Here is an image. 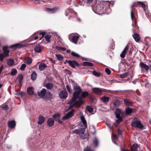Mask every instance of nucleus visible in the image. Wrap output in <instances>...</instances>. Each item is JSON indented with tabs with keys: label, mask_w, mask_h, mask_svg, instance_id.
<instances>
[{
	"label": "nucleus",
	"mask_w": 151,
	"mask_h": 151,
	"mask_svg": "<svg viewBox=\"0 0 151 151\" xmlns=\"http://www.w3.org/2000/svg\"><path fill=\"white\" fill-rule=\"evenodd\" d=\"M73 89L75 91L73 93V96L68 102L69 104H70L69 107L70 108L74 106L79 107L84 103V101L82 100L76 101V99L79 97L81 92L82 89L81 87L79 86H75L74 87Z\"/></svg>",
	"instance_id": "1"
},
{
	"label": "nucleus",
	"mask_w": 151,
	"mask_h": 151,
	"mask_svg": "<svg viewBox=\"0 0 151 151\" xmlns=\"http://www.w3.org/2000/svg\"><path fill=\"white\" fill-rule=\"evenodd\" d=\"M111 5V3L109 1H106L101 3L100 4H97L95 5L92 9L93 11L96 10V12H98L101 10L103 12H108L110 11V6Z\"/></svg>",
	"instance_id": "2"
},
{
	"label": "nucleus",
	"mask_w": 151,
	"mask_h": 151,
	"mask_svg": "<svg viewBox=\"0 0 151 151\" xmlns=\"http://www.w3.org/2000/svg\"><path fill=\"white\" fill-rule=\"evenodd\" d=\"M132 127L139 128L140 129H143V125L141 123L139 119L137 118L133 119L131 123Z\"/></svg>",
	"instance_id": "3"
},
{
	"label": "nucleus",
	"mask_w": 151,
	"mask_h": 151,
	"mask_svg": "<svg viewBox=\"0 0 151 151\" xmlns=\"http://www.w3.org/2000/svg\"><path fill=\"white\" fill-rule=\"evenodd\" d=\"M50 93L49 91H47V90L43 88L40 92H38L37 94L38 96L41 98H44L45 96L50 95Z\"/></svg>",
	"instance_id": "4"
},
{
	"label": "nucleus",
	"mask_w": 151,
	"mask_h": 151,
	"mask_svg": "<svg viewBox=\"0 0 151 151\" xmlns=\"http://www.w3.org/2000/svg\"><path fill=\"white\" fill-rule=\"evenodd\" d=\"M74 111L75 110L74 109L71 110L64 116L62 119L63 120H65L71 118L73 116Z\"/></svg>",
	"instance_id": "5"
},
{
	"label": "nucleus",
	"mask_w": 151,
	"mask_h": 151,
	"mask_svg": "<svg viewBox=\"0 0 151 151\" xmlns=\"http://www.w3.org/2000/svg\"><path fill=\"white\" fill-rule=\"evenodd\" d=\"M65 15L67 16L68 15L71 16L76 17L77 16L76 13L73 10L71 9H67L66 10Z\"/></svg>",
	"instance_id": "6"
},
{
	"label": "nucleus",
	"mask_w": 151,
	"mask_h": 151,
	"mask_svg": "<svg viewBox=\"0 0 151 151\" xmlns=\"http://www.w3.org/2000/svg\"><path fill=\"white\" fill-rule=\"evenodd\" d=\"M69 39L71 42L75 44H77L79 39L78 36L75 35L73 34H71L69 35Z\"/></svg>",
	"instance_id": "7"
},
{
	"label": "nucleus",
	"mask_w": 151,
	"mask_h": 151,
	"mask_svg": "<svg viewBox=\"0 0 151 151\" xmlns=\"http://www.w3.org/2000/svg\"><path fill=\"white\" fill-rule=\"evenodd\" d=\"M92 91L97 94L101 95L102 92L104 91V89L99 88H92Z\"/></svg>",
	"instance_id": "8"
},
{
	"label": "nucleus",
	"mask_w": 151,
	"mask_h": 151,
	"mask_svg": "<svg viewBox=\"0 0 151 151\" xmlns=\"http://www.w3.org/2000/svg\"><path fill=\"white\" fill-rule=\"evenodd\" d=\"M85 129L84 128L76 129L72 131V133L77 134H84Z\"/></svg>",
	"instance_id": "9"
},
{
	"label": "nucleus",
	"mask_w": 151,
	"mask_h": 151,
	"mask_svg": "<svg viewBox=\"0 0 151 151\" xmlns=\"http://www.w3.org/2000/svg\"><path fill=\"white\" fill-rule=\"evenodd\" d=\"M59 96L61 99H65L68 96L67 92L65 90L61 91L59 93Z\"/></svg>",
	"instance_id": "10"
},
{
	"label": "nucleus",
	"mask_w": 151,
	"mask_h": 151,
	"mask_svg": "<svg viewBox=\"0 0 151 151\" xmlns=\"http://www.w3.org/2000/svg\"><path fill=\"white\" fill-rule=\"evenodd\" d=\"M66 63H68L71 67L73 68H74L75 67V65H76L78 66L79 64L76 61H71V60H66L65 61Z\"/></svg>",
	"instance_id": "11"
},
{
	"label": "nucleus",
	"mask_w": 151,
	"mask_h": 151,
	"mask_svg": "<svg viewBox=\"0 0 151 151\" xmlns=\"http://www.w3.org/2000/svg\"><path fill=\"white\" fill-rule=\"evenodd\" d=\"M8 125L10 128L14 129L16 126L15 122L14 120L9 121L8 122Z\"/></svg>",
	"instance_id": "12"
},
{
	"label": "nucleus",
	"mask_w": 151,
	"mask_h": 151,
	"mask_svg": "<svg viewBox=\"0 0 151 151\" xmlns=\"http://www.w3.org/2000/svg\"><path fill=\"white\" fill-rule=\"evenodd\" d=\"M129 46L127 45L124 48L122 53L121 54L120 56L121 58H124L125 57V55L127 52L129 50Z\"/></svg>",
	"instance_id": "13"
},
{
	"label": "nucleus",
	"mask_w": 151,
	"mask_h": 151,
	"mask_svg": "<svg viewBox=\"0 0 151 151\" xmlns=\"http://www.w3.org/2000/svg\"><path fill=\"white\" fill-rule=\"evenodd\" d=\"M89 93H88L86 91H84L82 93L81 95H80L78 98H77V99H78L79 100L80 99V101L81 100H82L81 99L83 98H85L87 96Z\"/></svg>",
	"instance_id": "14"
},
{
	"label": "nucleus",
	"mask_w": 151,
	"mask_h": 151,
	"mask_svg": "<svg viewBox=\"0 0 151 151\" xmlns=\"http://www.w3.org/2000/svg\"><path fill=\"white\" fill-rule=\"evenodd\" d=\"M39 121L37 122V124H41L44 123L45 119V117L42 115H40L38 117Z\"/></svg>",
	"instance_id": "15"
},
{
	"label": "nucleus",
	"mask_w": 151,
	"mask_h": 151,
	"mask_svg": "<svg viewBox=\"0 0 151 151\" xmlns=\"http://www.w3.org/2000/svg\"><path fill=\"white\" fill-rule=\"evenodd\" d=\"M58 9V7H55L53 9L46 8V11L49 13H55L56 10Z\"/></svg>",
	"instance_id": "16"
},
{
	"label": "nucleus",
	"mask_w": 151,
	"mask_h": 151,
	"mask_svg": "<svg viewBox=\"0 0 151 151\" xmlns=\"http://www.w3.org/2000/svg\"><path fill=\"white\" fill-rule=\"evenodd\" d=\"M42 48L39 44L36 45L35 47V50L37 52H40L42 50Z\"/></svg>",
	"instance_id": "17"
},
{
	"label": "nucleus",
	"mask_w": 151,
	"mask_h": 151,
	"mask_svg": "<svg viewBox=\"0 0 151 151\" xmlns=\"http://www.w3.org/2000/svg\"><path fill=\"white\" fill-rule=\"evenodd\" d=\"M32 59L31 58L27 57L24 59V63L30 65L32 62Z\"/></svg>",
	"instance_id": "18"
},
{
	"label": "nucleus",
	"mask_w": 151,
	"mask_h": 151,
	"mask_svg": "<svg viewBox=\"0 0 151 151\" xmlns=\"http://www.w3.org/2000/svg\"><path fill=\"white\" fill-rule=\"evenodd\" d=\"M27 92L29 95H32L34 93V88L32 87H29L27 88Z\"/></svg>",
	"instance_id": "19"
},
{
	"label": "nucleus",
	"mask_w": 151,
	"mask_h": 151,
	"mask_svg": "<svg viewBox=\"0 0 151 151\" xmlns=\"http://www.w3.org/2000/svg\"><path fill=\"white\" fill-rule=\"evenodd\" d=\"M133 36L136 42H138L140 40L141 37L139 34L137 33H134Z\"/></svg>",
	"instance_id": "20"
},
{
	"label": "nucleus",
	"mask_w": 151,
	"mask_h": 151,
	"mask_svg": "<svg viewBox=\"0 0 151 151\" xmlns=\"http://www.w3.org/2000/svg\"><path fill=\"white\" fill-rule=\"evenodd\" d=\"M47 122L49 126H52L54 124V120L52 118H50L48 119Z\"/></svg>",
	"instance_id": "21"
},
{
	"label": "nucleus",
	"mask_w": 151,
	"mask_h": 151,
	"mask_svg": "<svg viewBox=\"0 0 151 151\" xmlns=\"http://www.w3.org/2000/svg\"><path fill=\"white\" fill-rule=\"evenodd\" d=\"M121 114V110L119 109H116V111L115 112V114L116 116V118H120V114Z\"/></svg>",
	"instance_id": "22"
},
{
	"label": "nucleus",
	"mask_w": 151,
	"mask_h": 151,
	"mask_svg": "<svg viewBox=\"0 0 151 151\" xmlns=\"http://www.w3.org/2000/svg\"><path fill=\"white\" fill-rule=\"evenodd\" d=\"M124 101L125 105L127 106H130L132 104V102L128 99H124Z\"/></svg>",
	"instance_id": "23"
},
{
	"label": "nucleus",
	"mask_w": 151,
	"mask_h": 151,
	"mask_svg": "<svg viewBox=\"0 0 151 151\" xmlns=\"http://www.w3.org/2000/svg\"><path fill=\"white\" fill-rule=\"evenodd\" d=\"M140 65L142 68H144L147 71L149 69V66L144 63H141Z\"/></svg>",
	"instance_id": "24"
},
{
	"label": "nucleus",
	"mask_w": 151,
	"mask_h": 151,
	"mask_svg": "<svg viewBox=\"0 0 151 151\" xmlns=\"http://www.w3.org/2000/svg\"><path fill=\"white\" fill-rule=\"evenodd\" d=\"M14 63V60L13 59H10L7 61V64L9 66H12Z\"/></svg>",
	"instance_id": "25"
},
{
	"label": "nucleus",
	"mask_w": 151,
	"mask_h": 151,
	"mask_svg": "<svg viewBox=\"0 0 151 151\" xmlns=\"http://www.w3.org/2000/svg\"><path fill=\"white\" fill-rule=\"evenodd\" d=\"M138 148V146L137 144H135L132 146L131 148L132 151H137Z\"/></svg>",
	"instance_id": "26"
},
{
	"label": "nucleus",
	"mask_w": 151,
	"mask_h": 151,
	"mask_svg": "<svg viewBox=\"0 0 151 151\" xmlns=\"http://www.w3.org/2000/svg\"><path fill=\"white\" fill-rule=\"evenodd\" d=\"M47 67L45 63L40 64L39 66V69L41 70H43Z\"/></svg>",
	"instance_id": "27"
},
{
	"label": "nucleus",
	"mask_w": 151,
	"mask_h": 151,
	"mask_svg": "<svg viewBox=\"0 0 151 151\" xmlns=\"http://www.w3.org/2000/svg\"><path fill=\"white\" fill-rule=\"evenodd\" d=\"M22 47V45L19 44H17L13 45L11 46L10 47L11 48H20Z\"/></svg>",
	"instance_id": "28"
},
{
	"label": "nucleus",
	"mask_w": 151,
	"mask_h": 151,
	"mask_svg": "<svg viewBox=\"0 0 151 151\" xmlns=\"http://www.w3.org/2000/svg\"><path fill=\"white\" fill-rule=\"evenodd\" d=\"M51 37V35L50 34H47L45 36L44 38L47 42H49L50 41V39Z\"/></svg>",
	"instance_id": "29"
},
{
	"label": "nucleus",
	"mask_w": 151,
	"mask_h": 151,
	"mask_svg": "<svg viewBox=\"0 0 151 151\" xmlns=\"http://www.w3.org/2000/svg\"><path fill=\"white\" fill-rule=\"evenodd\" d=\"M45 87L48 89H50L53 87V85L51 83H48L46 84Z\"/></svg>",
	"instance_id": "30"
},
{
	"label": "nucleus",
	"mask_w": 151,
	"mask_h": 151,
	"mask_svg": "<svg viewBox=\"0 0 151 151\" xmlns=\"http://www.w3.org/2000/svg\"><path fill=\"white\" fill-rule=\"evenodd\" d=\"M23 78V76L21 74H19L18 75L17 79L19 80V83L21 84L22 83V80Z\"/></svg>",
	"instance_id": "31"
},
{
	"label": "nucleus",
	"mask_w": 151,
	"mask_h": 151,
	"mask_svg": "<svg viewBox=\"0 0 151 151\" xmlns=\"http://www.w3.org/2000/svg\"><path fill=\"white\" fill-rule=\"evenodd\" d=\"M83 66H93V64L92 63L88 62H84L83 63Z\"/></svg>",
	"instance_id": "32"
},
{
	"label": "nucleus",
	"mask_w": 151,
	"mask_h": 151,
	"mask_svg": "<svg viewBox=\"0 0 151 151\" xmlns=\"http://www.w3.org/2000/svg\"><path fill=\"white\" fill-rule=\"evenodd\" d=\"M132 112V109L129 108H127L126 110L125 113L127 115H129Z\"/></svg>",
	"instance_id": "33"
},
{
	"label": "nucleus",
	"mask_w": 151,
	"mask_h": 151,
	"mask_svg": "<svg viewBox=\"0 0 151 151\" xmlns=\"http://www.w3.org/2000/svg\"><path fill=\"white\" fill-rule=\"evenodd\" d=\"M109 99L108 97L104 96L101 98V100L104 102H106L108 101Z\"/></svg>",
	"instance_id": "34"
},
{
	"label": "nucleus",
	"mask_w": 151,
	"mask_h": 151,
	"mask_svg": "<svg viewBox=\"0 0 151 151\" xmlns=\"http://www.w3.org/2000/svg\"><path fill=\"white\" fill-rule=\"evenodd\" d=\"M37 77V74L36 72H33L31 76V78L33 80H35Z\"/></svg>",
	"instance_id": "35"
},
{
	"label": "nucleus",
	"mask_w": 151,
	"mask_h": 151,
	"mask_svg": "<svg viewBox=\"0 0 151 151\" xmlns=\"http://www.w3.org/2000/svg\"><path fill=\"white\" fill-rule=\"evenodd\" d=\"M134 6V4H132L131 6V8L132 9L131 11V19H132V20H133V18H134V14L133 13V10H132L133 7Z\"/></svg>",
	"instance_id": "36"
},
{
	"label": "nucleus",
	"mask_w": 151,
	"mask_h": 151,
	"mask_svg": "<svg viewBox=\"0 0 151 151\" xmlns=\"http://www.w3.org/2000/svg\"><path fill=\"white\" fill-rule=\"evenodd\" d=\"M55 56L57 59L59 60H63V56L61 55L56 54L55 55Z\"/></svg>",
	"instance_id": "37"
},
{
	"label": "nucleus",
	"mask_w": 151,
	"mask_h": 151,
	"mask_svg": "<svg viewBox=\"0 0 151 151\" xmlns=\"http://www.w3.org/2000/svg\"><path fill=\"white\" fill-rule=\"evenodd\" d=\"M86 109L89 113H92L93 111V109L91 106H87L86 107Z\"/></svg>",
	"instance_id": "38"
},
{
	"label": "nucleus",
	"mask_w": 151,
	"mask_h": 151,
	"mask_svg": "<svg viewBox=\"0 0 151 151\" xmlns=\"http://www.w3.org/2000/svg\"><path fill=\"white\" fill-rule=\"evenodd\" d=\"M81 119L82 121V123L84 125H86L87 123L85 119V117L83 115L81 116Z\"/></svg>",
	"instance_id": "39"
},
{
	"label": "nucleus",
	"mask_w": 151,
	"mask_h": 151,
	"mask_svg": "<svg viewBox=\"0 0 151 151\" xmlns=\"http://www.w3.org/2000/svg\"><path fill=\"white\" fill-rule=\"evenodd\" d=\"M17 73V70L15 68H12V69L11 75L12 76L15 75Z\"/></svg>",
	"instance_id": "40"
},
{
	"label": "nucleus",
	"mask_w": 151,
	"mask_h": 151,
	"mask_svg": "<svg viewBox=\"0 0 151 151\" xmlns=\"http://www.w3.org/2000/svg\"><path fill=\"white\" fill-rule=\"evenodd\" d=\"M93 143L94 145L97 147L98 146L99 143V141L97 138H95L93 141Z\"/></svg>",
	"instance_id": "41"
},
{
	"label": "nucleus",
	"mask_w": 151,
	"mask_h": 151,
	"mask_svg": "<svg viewBox=\"0 0 151 151\" xmlns=\"http://www.w3.org/2000/svg\"><path fill=\"white\" fill-rule=\"evenodd\" d=\"M92 74L96 76V77H99L100 76L101 73L99 72H97L96 71H94L92 72Z\"/></svg>",
	"instance_id": "42"
},
{
	"label": "nucleus",
	"mask_w": 151,
	"mask_h": 151,
	"mask_svg": "<svg viewBox=\"0 0 151 151\" xmlns=\"http://www.w3.org/2000/svg\"><path fill=\"white\" fill-rule=\"evenodd\" d=\"M60 116V114H56L53 115V117L57 120L58 119Z\"/></svg>",
	"instance_id": "43"
},
{
	"label": "nucleus",
	"mask_w": 151,
	"mask_h": 151,
	"mask_svg": "<svg viewBox=\"0 0 151 151\" xmlns=\"http://www.w3.org/2000/svg\"><path fill=\"white\" fill-rule=\"evenodd\" d=\"M93 0H85V3L88 5H91L92 3Z\"/></svg>",
	"instance_id": "44"
},
{
	"label": "nucleus",
	"mask_w": 151,
	"mask_h": 151,
	"mask_svg": "<svg viewBox=\"0 0 151 151\" xmlns=\"http://www.w3.org/2000/svg\"><path fill=\"white\" fill-rule=\"evenodd\" d=\"M137 3L141 5L142 7L144 8V9L145 10L146 6L144 3L142 2H138Z\"/></svg>",
	"instance_id": "45"
},
{
	"label": "nucleus",
	"mask_w": 151,
	"mask_h": 151,
	"mask_svg": "<svg viewBox=\"0 0 151 151\" xmlns=\"http://www.w3.org/2000/svg\"><path fill=\"white\" fill-rule=\"evenodd\" d=\"M4 54H3L4 56V57H7L9 55V52L8 50L4 51Z\"/></svg>",
	"instance_id": "46"
},
{
	"label": "nucleus",
	"mask_w": 151,
	"mask_h": 151,
	"mask_svg": "<svg viewBox=\"0 0 151 151\" xmlns=\"http://www.w3.org/2000/svg\"><path fill=\"white\" fill-rule=\"evenodd\" d=\"M71 55L73 56L76 57H80V56L79 54L73 51L71 52Z\"/></svg>",
	"instance_id": "47"
},
{
	"label": "nucleus",
	"mask_w": 151,
	"mask_h": 151,
	"mask_svg": "<svg viewBox=\"0 0 151 151\" xmlns=\"http://www.w3.org/2000/svg\"><path fill=\"white\" fill-rule=\"evenodd\" d=\"M66 88L68 92L70 93H72V90L69 86L68 85H66Z\"/></svg>",
	"instance_id": "48"
},
{
	"label": "nucleus",
	"mask_w": 151,
	"mask_h": 151,
	"mask_svg": "<svg viewBox=\"0 0 151 151\" xmlns=\"http://www.w3.org/2000/svg\"><path fill=\"white\" fill-rule=\"evenodd\" d=\"M84 151H94L91 149L90 147L88 146H87L86 147H85L84 149Z\"/></svg>",
	"instance_id": "49"
},
{
	"label": "nucleus",
	"mask_w": 151,
	"mask_h": 151,
	"mask_svg": "<svg viewBox=\"0 0 151 151\" xmlns=\"http://www.w3.org/2000/svg\"><path fill=\"white\" fill-rule=\"evenodd\" d=\"M36 35V33H35L32 35L31 37H33V38H34V39H32V40H36L38 38V37L37 36H35Z\"/></svg>",
	"instance_id": "50"
},
{
	"label": "nucleus",
	"mask_w": 151,
	"mask_h": 151,
	"mask_svg": "<svg viewBox=\"0 0 151 151\" xmlns=\"http://www.w3.org/2000/svg\"><path fill=\"white\" fill-rule=\"evenodd\" d=\"M23 92H17L16 93V95L17 96L22 97L23 96Z\"/></svg>",
	"instance_id": "51"
},
{
	"label": "nucleus",
	"mask_w": 151,
	"mask_h": 151,
	"mask_svg": "<svg viewBox=\"0 0 151 151\" xmlns=\"http://www.w3.org/2000/svg\"><path fill=\"white\" fill-rule=\"evenodd\" d=\"M26 67V65L25 64H23L21 66L20 69L21 70H24Z\"/></svg>",
	"instance_id": "52"
},
{
	"label": "nucleus",
	"mask_w": 151,
	"mask_h": 151,
	"mask_svg": "<svg viewBox=\"0 0 151 151\" xmlns=\"http://www.w3.org/2000/svg\"><path fill=\"white\" fill-rule=\"evenodd\" d=\"M127 75V73H125L123 74L120 75V77L121 78H124L126 77Z\"/></svg>",
	"instance_id": "53"
},
{
	"label": "nucleus",
	"mask_w": 151,
	"mask_h": 151,
	"mask_svg": "<svg viewBox=\"0 0 151 151\" xmlns=\"http://www.w3.org/2000/svg\"><path fill=\"white\" fill-rule=\"evenodd\" d=\"M4 58V55L0 53V60L1 61V62L3 60Z\"/></svg>",
	"instance_id": "54"
},
{
	"label": "nucleus",
	"mask_w": 151,
	"mask_h": 151,
	"mask_svg": "<svg viewBox=\"0 0 151 151\" xmlns=\"http://www.w3.org/2000/svg\"><path fill=\"white\" fill-rule=\"evenodd\" d=\"M88 137V135L86 134H85L83 136H81V138L83 139H86Z\"/></svg>",
	"instance_id": "55"
},
{
	"label": "nucleus",
	"mask_w": 151,
	"mask_h": 151,
	"mask_svg": "<svg viewBox=\"0 0 151 151\" xmlns=\"http://www.w3.org/2000/svg\"><path fill=\"white\" fill-rule=\"evenodd\" d=\"M105 70L108 75H109L111 73V70L108 68H106Z\"/></svg>",
	"instance_id": "56"
},
{
	"label": "nucleus",
	"mask_w": 151,
	"mask_h": 151,
	"mask_svg": "<svg viewBox=\"0 0 151 151\" xmlns=\"http://www.w3.org/2000/svg\"><path fill=\"white\" fill-rule=\"evenodd\" d=\"M118 119L116 120V123L118 124H119L121 121H122V120L121 117L120 118H118Z\"/></svg>",
	"instance_id": "57"
},
{
	"label": "nucleus",
	"mask_w": 151,
	"mask_h": 151,
	"mask_svg": "<svg viewBox=\"0 0 151 151\" xmlns=\"http://www.w3.org/2000/svg\"><path fill=\"white\" fill-rule=\"evenodd\" d=\"M3 108L5 110H7L8 109V107L7 105H6L4 106Z\"/></svg>",
	"instance_id": "58"
},
{
	"label": "nucleus",
	"mask_w": 151,
	"mask_h": 151,
	"mask_svg": "<svg viewBox=\"0 0 151 151\" xmlns=\"http://www.w3.org/2000/svg\"><path fill=\"white\" fill-rule=\"evenodd\" d=\"M106 124L109 128L110 129H112V127L110 124L107 123H106Z\"/></svg>",
	"instance_id": "59"
},
{
	"label": "nucleus",
	"mask_w": 151,
	"mask_h": 151,
	"mask_svg": "<svg viewBox=\"0 0 151 151\" xmlns=\"http://www.w3.org/2000/svg\"><path fill=\"white\" fill-rule=\"evenodd\" d=\"M8 48L7 46H5L3 48V51L7 50H8L7 49Z\"/></svg>",
	"instance_id": "60"
},
{
	"label": "nucleus",
	"mask_w": 151,
	"mask_h": 151,
	"mask_svg": "<svg viewBox=\"0 0 151 151\" xmlns=\"http://www.w3.org/2000/svg\"><path fill=\"white\" fill-rule=\"evenodd\" d=\"M113 138H114V139L116 140L118 138L117 136L116 135H114L113 136Z\"/></svg>",
	"instance_id": "61"
},
{
	"label": "nucleus",
	"mask_w": 151,
	"mask_h": 151,
	"mask_svg": "<svg viewBox=\"0 0 151 151\" xmlns=\"http://www.w3.org/2000/svg\"><path fill=\"white\" fill-rule=\"evenodd\" d=\"M39 35L42 34V37L40 38V40H41L42 38H44V33H39Z\"/></svg>",
	"instance_id": "62"
},
{
	"label": "nucleus",
	"mask_w": 151,
	"mask_h": 151,
	"mask_svg": "<svg viewBox=\"0 0 151 151\" xmlns=\"http://www.w3.org/2000/svg\"><path fill=\"white\" fill-rule=\"evenodd\" d=\"M3 68L4 65H2L0 67V72H1Z\"/></svg>",
	"instance_id": "63"
},
{
	"label": "nucleus",
	"mask_w": 151,
	"mask_h": 151,
	"mask_svg": "<svg viewBox=\"0 0 151 151\" xmlns=\"http://www.w3.org/2000/svg\"><path fill=\"white\" fill-rule=\"evenodd\" d=\"M57 120L58 121V122H59L60 123H62V122L61 120H60L59 119H57Z\"/></svg>",
	"instance_id": "64"
}]
</instances>
